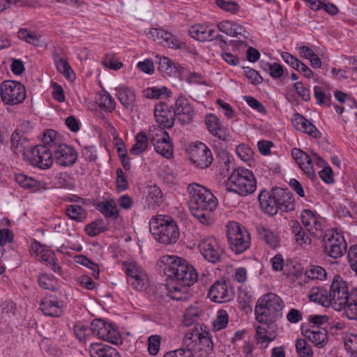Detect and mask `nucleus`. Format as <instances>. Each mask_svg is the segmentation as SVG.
Here are the masks:
<instances>
[{
	"instance_id": "56",
	"label": "nucleus",
	"mask_w": 357,
	"mask_h": 357,
	"mask_svg": "<svg viewBox=\"0 0 357 357\" xmlns=\"http://www.w3.org/2000/svg\"><path fill=\"white\" fill-rule=\"evenodd\" d=\"M11 4L16 6H31L32 0H0V12L10 7Z\"/></svg>"
},
{
	"instance_id": "14",
	"label": "nucleus",
	"mask_w": 357,
	"mask_h": 357,
	"mask_svg": "<svg viewBox=\"0 0 357 357\" xmlns=\"http://www.w3.org/2000/svg\"><path fill=\"white\" fill-rule=\"evenodd\" d=\"M51 144L54 159L59 165L67 167L75 163L77 159V151L72 146L61 143L56 134Z\"/></svg>"
},
{
	"instance_id": "50",
	"label": "nucleus",
	"mask_w": 357,
	"mask_h": 357,
	"mask_svg": "<svg viewBox=\"0 0 357 357\" xmlns=\"http://www.w3.org/2000/svg\"><path fill=\"white\" fill-rule=\"evenodd\" d=\"M306 275L312 280H323L326 278L327 273L323 267L311 265L307 268Z\"/></svg>"
},
{
	"instance_id": "38",
	"label": "nucleus",
	"mask_w": 357,
	"mask_h": 357,
	"mask_svg": "<svg viewBox=\"0 0 357 357\" xmlns=\"http://www.w3.org/2000/svg\"><path fill=\"white\" fill-rule=\"evenodd\" d=\"M203 315L202 310L197 305L188 307L183 314V324L185 326H190L196 324L200 317Z\"/></svg>"
},
{
	"instance_id": "62",
	"label": "nucleus",
	"mask_w": 357,
	"mask_h": 357,
	"mask_svg": "<svg viewBox=\"0 0 357 357\" xmlns=\"http://www.w3.org/2000/svg\"><path fill=\"white\" fill-rule=\"evenodd\" d=\"M243 73L252 84H260L263 81L259 73L250 67H243Z\"/></svg>"
},
{
	"instance_id": "63",
	"label": "nucleus",
	"mask_w": 357,
	"mask_h": 357,
	"mask_svg": "<svg viewBox=\"0 0 357 357\" xmlns=\"http://www.w3.org/2000/svg\"><path fill=\"white\" fill-rule=\"evenodd\" d=\"M347 258L351 268L357 275V245H351L349 248Z\"/></svg>"
},
{
	"instance_id": "28",
	"label": "nucleus",
	"mask_w": 357,
	"mask_h": 357,
	"mask_svg": "<svg viewBox=\"0 0 357 357\" xmlns=\"http://www.w3.org/2000/svg\"><path fill=\"white\" fill-rule=\"evenodd\" d=\"M158 59V70L162 74L163 77H175L181 79V75L184 73L185 68L176 66L169 58L165 56H156Z\"/></svg>"
},
{
	"instance_id": "25",
	"label": "nucleus",
	"mask_w": 357,
	"mask_h": 357,
	"mask_svg": "<svg viewBox=\"0 0 357 357\" xmlns=\"http://www.w3.org/2000/svg\"><path fill=\"white\" fill-rule=\"evenodd\" d=\"M291 155L308 178L312 180L316 177L315 169L312 165L311 155H309L300 149L294 148L291 150Z\"/></svg>"
},
{
	"instance_id": "27",
	"label": "nucleus",
	"mask_w": 357,
	"mask_h": 357,
	"mask_svg": "<svg viewBox=\"0 0 357 357\" xmlns=\"http://www.w3.org/2000/svg\"><path fill=\"white\" fill-rule=\"evenodd\" d=\"M154 116L158 127L165 129H169L174 123V114L169 109L168 106L160 103L155 107Z\"/></svg>"
},
{
	"instance_id": "5",
	"label": "nucleus",
	"mask_w": 357,
	"mask_h": 357,
	"mask_svg": "<svg viewBox=\"0 0 357 357\" xmlns=\"http://www.w3.org/2000/svg\"><path fill=\"white\" fill-rule=\"evenodd\" d=\"M149 229L154 238L165 245L176 243L180 236L176 222L166 215L153 216L149 222Z\"/></svg>"
},
{
	"instance_id": "20",
	"label": "nucleus",
	"mask_w": 357,
	"mask_h": 357,
	"mask_svg": "<svg viewBox=\"0 0 357 357\" xmlns=\"http://www.w3.org/2000/svg\"><path fill=\"white\" fill-rule=\"evenodd\" d=\"M172 108L175 116L182 124H188L192 121L194 109L184 96H178Z\"/></svg>"
},
{
	"instance_id": "23",
	"label": "nucleus",
	"mask_w": 357,
	"mask_h": 357,
	"mask_svg": "<svg viewBox=\"0 0 357 357\" xmlns=\"http://www.w3.org/2000/svg\"><path fill=\"white\" fill-rule=\"evenodd\" d=\"M204 121L208 132L213 136L222 141L230 139L231 135L229 130L222 126L215 115L213 114L206 115Z\"/></svg>"
},
{
	"instance_id": "1",
	"label": "nucleus",
	"mask_w": 357,
	"mask_h": 357,
	"mask_svg": "<svg viewBox=\"0 0 357 357\" xmlns=\"http://www.w3.org/2000/svg\"><path fill=\"white\" fill-rule=\"evenodd\" d=\"M284 307V301L274 293L264 295L257 302L255 307V317L261 325L255 327L256 339L264 348L277 336L275 322L282 317Z\"/></svg>"
},
{
	"instance_id": "18",
	"label": "nucleus",
	"mask_w": 357,
	"mask_h": 357,
	"mask_svg": "<svg viewBox=\"0 0 357 357\" xmlns=\"http://www.w3.org/2000/svg\"><path fill=\"white\" fill-rule=\"evenodd\" d=\"M301 221L306 230L314 236L320 238L323 236L321 218L315 213L308 209L301 212Z\"/></svg>"
},
{
	"instance_id": "3",
	"label": "nucleus",
	"mask_w": 357,
	"mask_h": 357,
	"mask_svg": "<svg viewBox=\"0 0 357 357\" xmlns=\"http://www.w3.org/2000/svg\"><path fill=\"white\" fill-rule=\"evenodd\" d=\"M160 266L165 275L177 284L190 287L198 278L195 268L185 259L176 255H164L160 259Z\"/></svg>"
},
{
	"instance_id": "2",
	"label": "nucleus",
	"mask_w": 357,
	"mask_h": 357,
	"mask_svg": "<svg viewBox=\"0 0 357 357\" xmlns=\"http://www.w3.org/2000/svg\"><path fill=\"white\" fill-rule=\"evenodd\" d=\"M189 208L192 215L205 225L213 222V213L218 202L213 194L204 186L193 183L188 186Z\"/></svg>"
},
{
	"instance_id": "12",
	"label": "nucleus",
	"mask_w": 357,
	"mask_h": 357,
	"mask_svg": "<svg viewBox=\"0 0 357 357\" xmlns=\"http://www.w3.org/2000/svg\"><path fill=\"white\" fill-rule=\"evenodd\" d=\"M122 268L127 275L128 283L137 291L146 289L149 285L148 275L135 261H124Z\"/></svg>"
},
{
	"instance_id": "17",
	"label": "nucleus",
	"mask_w": 357,
	"mask_h": 357,
	"mask_svg": "<svg viewBox=\"0 0 357 357\" xmlns=\"http://www.w3.org/2000/svg\"><path fill=\"white\" fill-rule=\"evenodd\" d=\"M31 251L32 254L36 255L38 261L45 263L54 272L61 274V268L58 264L57 259L52 251L46 249L43 245L36 241L31 244Z\"/></svg>"
},
{
	"instance_id": "30",
	"label": "nucleus",
	"mask_w": 357,
	"mask_h": 357,
	"mask_svg": "<svg viewBox=\"0 0 357 357\" xmlns=\"http://www.w3.org/2000/svg\"><path fill=\"white\" fill-rule=\"evenodd\" d=\"M89 352L91 357H121L116 349L100 343L91 344Z\"/></svg>"
},
{
	"instance_id": "59",
	"label": "nucleus",
	"mask_w": 357,
	"mask_h": 357,
	"mask_svg": "<svg viewBox=\"0 0 357 357\" xmlns=\"http://www.w3.org/2000/svg\"><path fill=\"white\" fill-rule=\"evenodd\" d=\"M344 347L351 357H357V335L345 338Z\"/></svg>"
},
{
	"instance_id": "37",
	"label": "nucleus",
	"mask_w": 357,
	"mask_h": 357,
	"mask_svg": "<svg viewBox=\"0 0 357 357\" xmlns=\"http://www.w3.org/2000/svg\"><path fill=\"white\" fill-rule=\"evenodd\" d=\"M345 314L349 319H357V289H352L344 308Z\"/></svg>"
},
{
	"instance_id": "61",
	"label": "nucleus",
	"mask_w": 357,
	"mask_h": 357,
	"mask_svg": "<svg viewBox=\"0 0 357 357\" xmlns=\"http://www.w3.org/2000/svg\"><path fill=\"white\" fill-rule=\"evenodd\" d=\"M144 96L148 98L159 99L162 96H165L167 92L166 87H152L148 88L144 91Z\"/></svg>"
},
{
	"instance_id": "47",
	"label": "nucleus",
	"mask_w": 357,
	"mask_h": 357,
	"mask_svg": "<svg viewBox=\"0 0 357 357\" xmlns=\"http://www.w3.org/2000/svg\"><path fill=\"white\" fill-rule=\"evenodd\" d=\"M321 238H323L324 247L325 245L346 244L344 236L342 234L333 231H328L326 234L323 233V236Z\"/></svg>"
},
{
	"instance_id": "46",
	"label": "nucleus",
	"mask_w": 357,
	"mask_h": 357,
	"mask_svg": "<svg viewBox=\"0 0 357 357\" xmlns=\"http://www.w3.org/2000/svg\"><path fill=\"white\" fill-rule=\"evenodd\" d=\"M146 199L153 207L158 206L163 201L161 190L156 185L149 186Z\"/></svg>"
},
{
	"instance_id": "13",
	"label": "nucleus",
	"mask_w": 357,
	"mask_h": 357,
	"mask_svg": "<svg viewBox=\"0 0 357 357\" xmlns=\"http://www.w3.org/2000/svg\"><path fill=\"white\" fill-rule=\"evenodd\" d=\"M187 151L190 161L197 168H208L213 161L211 149L203 142H197L190 144Z\"/></svg>"
},
{
	"instance_id": "39",
	"label": "nucleus",
	"mask_w": 357,
	"mask_h": 357,
	"mask_svg": "<svg viewBox=\"0 0 357 357\" xmlns=\"http://www.w3.org/2000/svg\"><path fill=\"white\" fill-rule=\"evenodd\" d=\"M65 213L70 219L77 222H84L87 217L86 210L77 204L68 205L66 208Z\"/></svg>"
},
{
	"instance_id": "60",
	"label": "nucleus",
	"mask_w": 357,
	"mask_h": 357,
	"mask_svg": "<svg viewBox=\"0 0 357 357\" xmlns=\"http://www.w3.org/2000/svg\"><path fill=\"white\" fill-rule=\"evenodd\" d=\"M161 337L158 335H151L148 338V351L152 355H156L160 349Z\"/></svg>"
},
{
	"instance_id": "21",
	"label": "nucleus",
	"mask_w": 357,
	"mask_h": 357,
	"mask_svg": "<svg viewBox=\"0 0 357 357\" xmlns=\"http://www.w3.org/2000/svg\"><path fill=\"white\" fill-rule=\"evenodd\" d=\"M149 37L163 47L178 49L181 43L172 33L162 29L153 28L149 33Z\"/></svg>"
},
{
	"instance_id": "32",
	"label": "nucleus",
	"mask_w": 357,
	"mask_h": 357,
	"mask_svg": "<svg viewBox=\"0 0 357 357\" xmlns=\"http://www.w3.org/2000/svg\"><path fill=\"white\" fill-rule=\"evenodd\" d=\"M119 102L127 109H132L135 102V94L126 86H120L116 89Z\"/></svg>"
},
{
	"instance_id": "48",
	"label": "nucleus",
	"mask_w": 357,
	"mask_h": 357,
	"mask_svg": "<svg viewBox=\"0 0 357 357\" xmlns=\"http://www.w3.org/2000/svg\"><path fill=\"white\" fill-rule=\"evenodd\" d=\"M17 34L18 38L20 40H24L26 43L36 47H39L41 45L40 37L26 29H20L18 31Z\"/></svg>"
},
{
	"instance_id": "9",
	"label": "nucleus",
	"mask_w": 357,
	"mask_h": 357,
	"mask_svg": "<svg viewBox=\"0 0 357 357\" xmlns=\"http://www.w3.org/2000/svg\"><path fill=\"white\" fill-rule=\"evenodd\" d=\"M328 294L329 306L335 310H342L350 296L348 283L339 275H335Z\"/></svg>"
},
{
	"instance_id": "29",
	"label": "nucleus",
	"mask_w": 357,
	"mask_h": 357,
	"mask_svg": "<svg viewBox=\"0 0 357 357\" xmlns=\"http://www.w3.org/2000/svg\"><path fill=\"white\" fill-rule=\"evenodd\" d=\"M273 188L271 192L262 190L258 195V200L261 209L271 216H273L278 213L276 200L273 198Z\"/></svg>"
},
{
	"instance_id": "7",
	"label": "nucleus",
	"mask_w": 357,
	"mask_h": 357,
	"mask_svg": "<svg viewBox=\"0 0 357 357\" xmlns=\"http://www.w3.org/2000/svg\"><path fill=\"white\" fill-rule=\"evenodd\" d=\"M55 135L56 132L54 130H47L43 135L44 144L37 145L31 149L29 160L32 166L41 169H47L52 166L54 155L51 142Z\"/></svg>"
},
{
	"instance_id": "43",
	"label": "nucleus",
	"mask_w": 357,
	"mask_h": 357,
	"mask_svg": "<svg viewBox=\"0 0 357 357\" xmlns=\"http://www.w3.org/2000/svg\"><path fill=\"white\" fill-rule=\"evenodd\" d=\"M328 295V291L326 289L321 287H313L310 290L309 298L312 301L328 306L329 305Z\"/></svg>"
},
{
	"instance_id": "53",
	"label": "nucleus",
	"mask_w": 357,
	"mask_h": 357,
	"mask_svg": "<svg viewBox=\"0 0 357 357\" xmlns=\"http://www.w3.org/2000/svg\"><path fill=\"white\" fill-rule=\"evenodd\" d=\"M347 244L335 245H325L324 251L329 257L337 259L342 257L346 252Z\"/></svg>"
},
{
	"instance_id": "42",
	"label": "nucleus",
	"mask_w": 357,
	"mask_h": 357,
	"mask_svg": "<svg viewBox=\"0 0 357 357\" xmlns=\"http://www.w3.org/2000/svg\"><path fill=\"white\" fill-rule=\"evenodd\" d=\"M292 232L295 236L296 241L298 244L310 245L311 243L310 237L304 231L303 227L298 221L292 222Z\"/></svg>"
},
{
	"instance_id": "31",
	"label": "nucleus",
	"mask_w": 357,
	"mask_h": 357,
	"mask_svg": "<svg viewBox=\"0 0 357 357\" xmlns=\"http://www.w3.org/2000/svg\"><path fill=\"white\" fill-rule=\"evenodd\" d=\"M96 209L107 218L116 220L119 216L117 204L113 199L99 202L96 204Z\"/></svg>"
},
{
	"instance_id": "55",
	"label": "nucleus",
	"mask_w": 357,
	"mask_h": 357,
	"mask_svg": "<svg viewBox=\"0 0 357 357\" xmlns=\"http://www.w3.org/2000/svg\"><path fill=\"white\" fill-rule=\"evenodd\" d=\"M215 3L221 9L232 14L237 13L240 9L239 5L232 1L216 0Z\"/></svg>"
},
{
	"instance_id": "36",
	"label": "nucleus",
	"mask_w": 357,
	"mask_h": 357,
	"mask_svg": "<svg viewBox=\"0 0 357 357\" xmlns=\"http://www.w3.org/2000/svg\"><path fill=\"white\" fill-rule=\"evenodd\" d=\"M259 237L271 248L275 249L280 245L278 237L270 229L263 225H258L257 227Z\"/></svg>"
},
{
	"instance_id": "40",
	"label": "nucleus",
	"mask_w": 357,
	"mask_h": 357,
	"mask_svg": "<svg viewBox=\"0 0 357 357\" xmlns=\"http://www.w3.org/2000/svg\"><path fill=\"white\" fill-rule=\"evenodd\" d=\"M54 62L57 70L63 74L67 79L73 80L75 78V74L65 57H60L57 54L54 55Z\"/></svg>"
},
{
	"instance_id": "6",
	"label": "nucleus",
	"mask_w": 357,
	"mask_h": 357,
	"mask_svg": "<svg viewBox=\"0 0 357 357\" xmlns=\"http://www.w3.org/2000/svg\"><path fill=\"white\" fill-rule=\"evenodd\" d=\"M225 187L227 192L245 197L256 190L257 181L252 171L238 167L231 172Z\"/></svg>"
},
{
	"instance_id": "8",
	"label": "nucleus",
	"mask_w": 357,
	"mask_h": 357,
	"mask_svg": "<svg viewBox=\"0 0 357 357\" xmlns=\"http://www.w3.org/2000/svg\"><path fill=\"white\" fill-rule=\"evenodd\" d=\"M227 236L229 248L236 255L244 252L250 246V234L238 222L227 225Z\"/></svg>"
},
{
	"instance_id": "15",
	"label": "nucleus",
	"mask_w": 357,
	"mask_h": 357,
	"mask_svg": "<svg viewBox=\"0 0 357 357\" xmlns=\"http://www.w3.org/2000/svg\"><path fill=\"white\" fill-rule=\"evenodd\" d=\"M198 248L204 259L211 263L220 261L225 252L222 243L218 238L211 236L202 239Z\"/></svg>"
},
{
	"instance_id": "22",
	"label": "nucleus",
	"mask_w": 357,
	"mask_h": 357,
	"mask_svg": "<svg viewBox=\"0 0 357 357\" xmlns=\"http://www.w3.org/2000/svg\"><path fill=\"white\" fill-rule=\"evenodd\" d=\"M273 198L276 200L277 211L289 212L295 208V201L293 195L288 190L281 188H273Z\"/></svg>"
},
{
	"instance_id": "54",
	"label": "nucleus",
	"mask_w": 357,
	"mask_h": 357,
	"mask_svg": "<svg viewBox=\"0 0 357 357\" xmlns=\"http://www.w3.org/2000/svg\"><path fill=\"white\" fill-rule=\"evenodd\" d=\"M236 151L238 157L244 162H250L253 159V150L245 144L238 145Z\"/></svg>"
},
{
	"instance_id": "26",
	"label": "nucleus",
	"mask_w": 357,
	"mask_h": 357,
	"mask_svg": "<svg viewBox=\"0 0 357 357\" xmlns=\"http://www.w3.org/2000/svg\"><path fill=\"white\" fill-rule=\"evenodd\" d=\"M302 334L316 347H323L328 342V331L324 327L311 326L310 328H301Z\"/></svg>"
},
{
	"instance_id": "10",
	"label": "nucleus",
	"mask_w": 357,
	"mask_h": 357,
	"mask_svg": "<svg viewBox=\"0 0 357 357\" xmlns=\"http://www.w3.org/2000/svg\"><path fill=\"white\" fill-rule=\"evenodd\" d=\"M149 140L155 151L169 159L173 156V146L169 134L161 128L153 125L149 128Z\"/></svg>"
},
{
	"instance_id": "58",
	"label": "nucleus",
	"mask_w": 357,
	"mask_h": 357,
	"mask_svg": "<svg viewBox=\"0 0 357 357\" xmlns=\"http://www.w3.org/2000/svg\"><path fill=\"white\" fill-rule=\"evenodd\" d=\"M298 130L314 138H320L321 136V132L317 128L307 119L305 120L302 127H298Z\"/></svg>"
},
{
	"instance_id": "24",
	"label": "nucleus",
	"mask_w": 357,
	"mask_h": 357,
	"mask_svg": "<svg viewBox=\"0 0 357 357\" xmlns=\"http://www.w3.org/2000/svg\"><path fill=\"white\" fill-rule=\"evenodd\" d=\"M208 296L213 302L224 303L231 299L232 294L228 289L227 282L218 280L210 287Z\"/></svg>"
},
{
	"instance_id": "11",
	"label": "nucleus",
	"mask_w": 357,
	"mask_h": 357,
	"mask_svg": "<svg viewBox=\"0 0 357 357\" xmlns=\"http://www.w3.org/2000/svg\"><path fill=\"white\" fill-rule=\"evenodd\" d=\"M0 94L5 104L14 105L22 102L26 93L24 86L20 82L5 80L1 84Z\"/></svg>"
},
{
	"instance_id": "33",
	"label": "nucleus",
	"mask_w": 357,
	"mask_h": 357,
	"mask_svg": "<svg viewBox=\"0 0 357 357\" xmlns=\"http://www.w3.org/2000/svg\"><path fill=\"white\" fill-rule=\"evenodd\" d=\"M135 143L130 149V153L134 155H138L144 152L149 146V131L138 132L135 137Z\"/></svg>"
},
{
	"instance_id": "34",
	"label": "nucleus",
	"mask_w": 357,
	"mask_h": 357,
	"mask_svg": "<svg viewBox=\"0 0 357 357\" xmlns=\"http://www.w3.org/2000/svg\"><path fill=\"white\" fill-rule=\"evenodd\" d=\"M176 283L175 285L168 283L166 285L167 295L173 300L176 301H187L190 297V294L188 292V287H178Z\"/></svg>"
},
{
	"instance_id": "45",
	"label": "nucleus",
	"mask_w": 357,
	"mask_h": 357,
	"mask_svg": "<svg viewBox=\"0 0 357 357\" xmlns=\"http://www.w3.org/2000/svg\"><path fill=\"white\" fill-rule=\"evenodd\" d=\"M96 103L106 112H111L116 108V102L108 92L100 94L97 98Z\"/></svg>"
},
{
	"instance_id": "4",
	"label": "nucleus",
	"mask_w": 357,
	"mask_h": 357,
	"mask_svg": "<svg viewBox=\"0 0 357 357\" xmlns=\"http://www.w3.org/2000/svg\"><path fill=\"white\" fill-rule=\"evenodd\" d=\"M183 347L192 357H207L213 350L210 333L203 324H197L192 332L185 333L183 339Z\"/></svg>"
},
{
	"instance_id": "64",
	"label": "nucleus",
	"mask_w": 357,
	"mask_h": 357,
	"mask_svg": "<svg viewBox=\"0 0 357 357\" xmlns=\"http://www.w3.org/2000/svg\"><path fill=\"white\" fill-rule=\"evenodd\" d=\"M116 184L119 191H123L128 188V183L124 172L121 168L116 169Z\"/></svg>"
},
{
	"instance_id": "52",
	"label": "nucleus",
	"mask_w": 357,
	"mask_h": 357,
	"mask_svg": "<svg viewBox=\"0 0 357 357\" xmlns=\"http://www.w3.org/2000/svg\"><path fill=\"white\" fill-rule=\"evenodd\" d=\"M206 26L202 24H195L189 29V35L199 41L206 40Z\"/></svg>"
},
{
	"instance_id": "41",
	"label": "nucleus",
	"mask_w": 357,
	"mask_h": 357,
	"mask_svg": "<svg viewBox=\"0 0 357 357\" xmlns=\"http://www.w3.org/2000/svg\"><path fill=\"white\" fill-rule=\"evenodd\" d=\"M15 180L21 187L33 191L38 190L41 185L38 181L24 174H16Z\"/></svg>"
},
{
	"instance_id": "35",
	"label": "nucleus",
	"mask_w": 357,
	"mask_h": 357,
	"mask_svg": "<svg viewBox=\"0 0 357 357\" xmlns=\"http://www.w3.org/2000/svg\"><path fill=\"white\" fill-rule=\"evenodd\" d=\"M11 150L16 154L24 153L28 147V140L19 131L15 130L11 135Z\"/></svg>"
},
{
	"instance_id": "57",
	"label": "nucleus",
	"mask_w": 357,
	"mask_h": 357,
	"mask_svg": "<svg viewBox=\"0 0 357 357\" xmlns=\"http://www.w3.org/2000/svg\"><path fill=\"white\" fill-rule=\"evenodd\" d=\"M228 314L225 310H220L218 312L217 317L213 322L214 328L216 330L225 328L228 324Z\"/></svg>"
},
{
	"instance_id": "44",
	"label": "nucleus",
	"mask_w": 357,
	"mask_h": 357,
	"mask_svg": "<svg viewBox=\"0 0 357 357\" xmlns=\"http://www.w3.org/2000/svg\"><path fill=\"white\" fill-rule=\"evenodd\" d=\"M107 229V226L104 224V221L102 219L96 220L88 224L85 227L86 233L91 237L96 236Z\"/></svg>"
},
{
	"instance_id": "16",
	"label": "nucleus",
	"mask_w": 357,
	"mask_h": 357,
	"mask_svg": "<svg viewBox=\"0 0 357 357\" xmlns=\"http://www.w3.org/2000/svg\"><path fill=\"white\" fill-rule=\"evenodd\" d=\"M89 330L99 339L112 344H118L121 341V337L118 331L111 324L105 322L103 320H93Z\"/></svg>"
},
{
	"instance_id": "49",
	"label": "nucleus",
	"mask_w": 357,
	"mask_h": 357,
	"mask_svg": "<svg viewBox=\"0 0 357 357\" xmlns=\"http://www.w3.org/2000/svg\"><path fill=\"white\" fill-rule=\"evenodd\" d=\"M38 282L39 286L45 289L50 291H56L58 283L53 276H49L47 274H41L38 276Z\"/></svg>"
},
{
	"instance_id": "19",
	"label": "nucleus",
	"mask_w": 357,
	"mask_h": 357,
	"mask_svg": "<svg viewBox=\"0 0 357 357\" xmlns=\"http://www.w3.org/2000/svg\"><path fill=\"white\" fill-rule=\"evenodd\" d=\"M40 309L46 316L59 317L63 314L64 303L56 296L50 294L44 297L39 303Z\"/></svg>"
},
{
	"instance_id": "51",
	"label": "nucleus",
	"mask_w": 357,
	"mask_h": 357,
	"mask_svg": "<svg viewBox=\"0 0 357 357\" xmlns=\"http://www.w3.org/2000/svg\"><path fill=\"white\" fill-rule=\"evenodd\" d=\"M296 350L299 357H313L312 347L304 339L296 340Z\"/></svg>"
}]
</instances>
